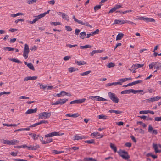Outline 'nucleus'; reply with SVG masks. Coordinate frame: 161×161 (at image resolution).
Instances as JSON below:
<instances>
[{
    "mask_svg": "<svg viewBox=\"0 0 161 161\" xmlns=\"http://www.w3.org/2000/svg\"><path fill=\"white\" fill-rule=\"evenodd\" d=\"M65 27L66 30L67 31H72V30L70 26H65Z\"/></svg>",
    "mask_w": 161,
    "mask_h": 161,
    "instance_id": "774afa93",
    "label": "nucleus"
},
{
    "mask_svg": "<svg viewBox=\"0 0 161 161\" xmlns=\"http://www.w3.org/2000/svg\"><path fill=\"white\" fill-rule=\"evenodd\" d=\"M37 110V108H36L35 109H28L26 112V114H28L32 113H36Z\"/></svg>",
    "mask_w": 161,
    "mask_h": 161,
    "instance_id": "4468645a",
    "label": "nucleus"
},
{
    "mask_svg": "<svg viewBox=\"0 0 161 161\" xmlns=\"http://www.w3.org/2000/svg\"><path fill=\"white\" fill-rule=\"evenodd\" d=\"M85 100V98H83L82 99L75 100L70 102V104H72L75 103L80 104L84 102Z\"/></svg>",
    "mask_w": 161,
    "mask_h": 161,
    "instance_id": "0eeeda50",
    "label": "nucleus"
},
{
    "mask_svg": "<svg viewBox=\"0 0 161 161\" xmlns=\"http://www.w3.org/2000/svg\"><path fill=\"white\" fill-rule=\"evenodd\" d=\"M39 136V135H36V134H33L32 137L33 138L34 140H36L38 139V137Z\"/></svg>",
    "mask_w": 161,
    "mask_h": 161,
    "instance_id": "3c124183",
    "label": "nucleus"
},
{
    "mask_svg": "<svg viewBox=\"0 0 161 161\" xmlns=\"http://www.w3.org/2000/svg\"><path fill=\"white\" fill-rule=\"evenodd\" d=\"M60 96H64L65 95H67L68 96H71V94L70 93H68L66 92L65 91H61L60 92Z\"/></svg>",
    "mask_w": 161,
    "mask_h": 161,
    "instance_id": "dca6fc26",
    "label": "nucleus"
},
{
    "mask_svg": "<svg viewBox=\"0 0 161 161\" xmlns=\"http://www.w3.org/2000/svg\"><path fill=\"white\" fill-rule=\"evenodd\" d=\"M23 14L21 13H17L16 14H11L10 15V16L13 17H15L16 16H17L20 15H23Z\"/></svg>",
    "mask_w": 161,
    "mask_h": 161,
    "instance_id": "4c0bfd02",
    "label": "nucleus"
},
{
    "mask_svg": "<svg viewBox=\"0 0 161 161\" xmlns=\"http://www.w3.org/2000/svg\"><path fill=\"white\" fill-rule=\"evenodd\" d=\"M99 96H92L90 97V98L92 99L93 100H96L98 101V97H98Z\"/></svg>",
    "mask_w": 161,
    "mask_h": 161,
    "instance_id": "13d9d810",
    "label": "nucleus"
},
{
    "mask_svg": "<svg viewBox=\"0 0 161 161\" xmlns=\"http://www.w3.org/2000/svg\"><path fill=\"white\" fill-rule=\"evenodd\" d=\"M156 62H153L150 64L149 65V69H152L155 65H156Z\"/></svg>",
    "mask_w": 161,
    "mask_h": 161,
    "instance_id": "79ce46f5",
    "label": "nucleus"
},
{
    "mask_svg": "<svg viewBox=\"0 0 161 161\" xmlns=\"http://www.w3.org/2000/svg\"><path fill=\"white\" fill-rule=\"evenodd\" d=\"M153 147L155 150L156 153H161V144L153 143Z\"/></svg>",
    "mask_w": 161,
    "mask_h": 161,
    "instance_id": "39448f33",
    "label": "nucleus"
},
{
    "mask_svg": "<svg viewBox=\"0 0 161 161\" xmlns=\"http://www.w3.org/2000/svg\"><path fill=\"white\" fill-rule=\"evenodd\" d=\"M161 98V97L156 96L154 97H153L150 98L148 99H147L145 100L146 101H149L153 102L156 101H158Z\"/></svg>",
    "mask_w": 161,
    "mask_h": 161,
    "instance_id": "1a4fd4ad",
    "label": "nucleus"
},
{
    "mask_svg": "<svg viewBox=\"0 0 161 161\" xmlns=\"http://www.w3.org/2000/svg\"><path fill=\"white\" fill-rule=\"evenodd\" d=\"M4 49L5 50L7 49L8 51H13L14 50V48L9 47H4Z\"/></svg>",
    "mask_w": 161,
    "mask_h": 161,
    "instance_id": "f704fd0d",
    "label": "nucleus"
},
{
    "mask_svg": "<svg viewBox=\"0 0 161 161\" xmlns=\"http://www.w3.org/2000/svg\"><path fill=\"white\" fill-rule=\"evenodd\" d=\"M156 65H158V66H155V67L156 68L157 70L160 69L161 68V63L158 62H156Z\"/></svg>",
    "mask_w": 161,
    "mask_h": 161,
    "instance_id": "2f4dec72",
    "label": "nucleus"
},
{
    "mask_svg": "<svg viewBox=\"0 0 161 161\" xmlns=\"http://www.w3.org/2000/svg\"><path fill=\"white\" fill-rule=\"evenodd\" d=\"M60 135L59 134V132H53L51 133H50L47 134L45 135V137H52L54 136H59Z\"/></svg>",
    "mask_w": 161,
    "mask_h": 161,
    "instance_id": "6e6552de",
    "label": "nucleus"
},
{
    "mask_svg": "<svg viewBox=\"0 0 161 161\" xmlns=\"http://www.w3.org/2000/svg\"><path fill=\"white\" fill-rule=\"evenodd\" d=\"M2 143H3L8 145H10V141L6 140L3 139L2 140Z\"/></svg>",
    "mask_w": 161,
    "mask_h": 161,
    "instance_id": "de8ad7c7",
    "label": "nucleus"
},
{
    "mask_svg": "<svg viewBox=\"0 0 161 161\" xmlns=\"http://www.w3.org/2000/svg\"><path fill=\"white\" fill-rule=\"evenodd\" d=\"M125 23H126V21L125 20H118V19H115L114 20V23H113V25L114 24H123Z\"/></svg>",
    "mask_w": 161,
    "mask_h": 161,
    "instance_id": "9d476101",
    "label": "nucleus"
},
{
    "mask_svg": "<svg viewBox=\"0 0 161 161\" xmlns=\"http://www.w3.org/2000/svg\"><path fill=\"white\" fill-rule=\"evenodd\" d=\"M39 125L42 124H46L48 123V122L47 120H42L40 121L39 122H38Z\"/></svg>",
    "mask_w": 161,
    "mask_h": 161,
    "instance_id": "6e6d98bb",
    "label": "nucleus"
},
{
    "mask_svg": "<svg viewBox=\"0 0 161 161\" xmlns=\"http://www.w3.org/2000/svg\"><path fill=\"white\" fill-rule=\"evenodd\" d=\"M147 21L146 22H155V20L154 19L152 18H148L147 17Z\"/></svg>",
    "mask_w": 161,
    "mask_h": 161,
    "instance_id": "49530a36",
    "label": "nucleus"
},
{
    "mask_svg": "<svg viewBox=\"0 0 161 161\" xmlns=\"http://www.w3.org/2000/svg\"><path fill=\"white\" fill-rule=\"evenodd\" d=\"M53 139H47L46 141H45V142H43L42 144H45L47 143H49L52 142Z\"/></svg>",
    "mask_w": 161,
    "mask_h": 161,
    "instance_id": "a19ab883",
    "label": "nucleus"
},
{
    "mask_svg": "<svg viewBox=\"0 0 161 161\" xmlns=\"http://www.w3.org/2000/svg\"><path fill=\"white\" fill-rule=\"evenodd\" d=\"M138 64H135L132 66L131 68H133V69H134L133 71V73H135L136 72L135 70L138 68Z\"/></svg>",
    "mask_w": 161,
    "mask_h": 161,
    "instance_id": "b1692460",
    "label": "nucleus"
},
{
    "mask_svg": "<svg viewBox=\"0 0 161 161\" xmlns=\"http://www.w3.org/2000/svg\"><path fill=\"white\" fill-rule=\"evenodd\" d=\"M76 70V69L74 67H70L69 68V72L70 73L75 71Z\"/></svg>",
    "mask_w": 161,
    "mask_h": 161,
    "instance_id": "864d4df0",
    "label": "nucleus"
},
{
    "mask_svg": "<svg viewBox=\"0 0 161 161\" xmlns=\"http://www.w3.org/2000/svg\"><path fill=\"white\" fill-rule=\"evenodd\" d=\"M98 134H99V133L98 132H93V133H92L91 134V136H100V135H98Z\"/></svg>",
    "mask_w": 161,
    "mask_h": 161,
    "instance_id": "052dcab7",
    "label": "nucleus"
},
{
    "mask_svg": "<svg viewBox=\"0 0 161 161\" xmlns=\"http://www.w3.org/2000/svg\"><path fill=\"white\" fill-rule=\"evenodd\" d=\"M38 85H39L41 89L44 90L47 87V86L46 85H43L42 84L38 83Z\"/></svg>",
    "mask_w": 161,
    "mask_h": 161,
    "instance_id": "37998d69",
    "label": "nucleus"
},
{
    "mask_svg": "<svg viewBox=\"0 0 161 161\" xmlns=\"http://www.w3.org/2000/svg\"><path fill=\"white\" fill-rule=\"evenodd\" d=\"M124 34L122 33H120L118 34L116 37V40H121L124 36Z\"/></svg>",
    "mask_w": 161,
    "mask_h": 161,
    "instance_id": "6ab92c4d",
    "label": "nucleus"
},
{
    "mask_svg": "<svg viewBox=\"0 0 161 161\" xmlns=\"http://www.w3.org/2000/svg\"><path fill=\"white\" fill-rule=\"evenodd\" d=\"M91 72V71L89 70L86 71L85 72L81 73L80 74V75L82 76H84L88 75Z\"/></svg>",
    "mask_w": 161,
    "mask_h": 161,
    "instance_id": "e433bc0d",
    "label": "nucleus"
},
{
    "mask_svg": "<svg viewBox=\"0 0 161 161\" xmlns=\"http://www.w3.org/2000/svg\"><path fill=\"white\" fill-rule=\"evenodd\" d=\"M116 10L115 7L112 8L109 11L108 13H112Z\"/></svg>",
    "mask_w": 161,
    "mask_h": 161,
    "instance_id": "0e129e2a",
    "label": "nucleus"
},
{
    "mask_svg": "<svg viewBox=\"0 0 161 161\" xmlns=\"http://www.w3.org/2000/svg\"><path fill=\"white\" fill-rule=\"evenodd\" d=\"M86 36V33L84 32H81L80 34V37L82 39H84Z\"/></svg>",
    "mask_w": 161,
    "mask_h": 161,
    "instance_id": "c9c22d12",
    "label": "nucleus"
},
{
    "mask_svg": "<svg viewBox=\"0 0 161 161\" xmlns=\"http://www.w3.org/2000/svg\"><path fill=\"white\" fill-rule=\"evenodd\" d=\"M9 59L10 60L13 62H15L16 63H22V62L20 61L19 60H18L16 58H10Z\"/></svg>",
    "mask_w": 161,
    "mask_h": 161,
    "instance_id": "7c9ffc66",
    "label": "nucleus"
},
{
    "mask_svg": "<svg viewBox=\"0 0 161 161\" xmlns=\"http://www.w3.org/2000/svg\"><path fill=\"white\" fill-rule=\"evenodd\" d=\"M24 64L25 65H27V66L30 68V69H31L33 71L35 70L34 67L31 63H28L27 62H24Z\"/></svg>",
    "mask_w": 161,
    "mask_h": 161,
    "instance_id": "9b49d317",
    "label": "nucleus"
},
{
    "mask_svg": "<svg viewBox=\"0 0 161 161\" xmlns=\"http://www.w3.org/2000/svg\"><path fill=\"white\" fill-rule=\"evenodd\" d=\"M51 115V112H43L40 113L39 114V119H45L49 118Z\"/></svg>",
    "mask_w": 161,
    "mask_h": 161,
    "instance_id": "7ed1b4c3",
    "label": "nucleus"
},
{
    "mask_svg": "<svg viewBox=\"0 0 161 161\" xmlns=\"http://www.w3.org/2000/svg\"><path fill=\"white\" fill-rule=\"evenodd\" d=\"M77 46V45L76 44L72 45L70 44H67L66 45V46L67 47H69L70 48H72V47H75Z\"/></svg>",
    "mask_w": 161,
    "mask_h": 161,
    "instance_id": "680f3d73",
    "label": "nucleus"
},
{
    "mask_svg": "<svg viewBox=\"0 0 161 161\" xmlns=\"http://www.w3.org/2000/svg\"><path fill=\"white\" fill-rule=\"evenodd\" d=\"M37 77L36 76H33L32 77L31 76H28L25 77L24 79V81H28L29 80H34L37 79Z\"/></svg>",
    "mask_w": 161,
    "mask_h": 161,
    "instance_id": "f8f14e48",
    "label": "nucleus"
},
{
    "mask_svg": "<svg viewBox=\"0 0 161 161\" xmlns=\"http://www.w3.org/2000/svg\"><path fill=\"white\" fill-rule=\"evenodd\" d=\"M101 5H97L94 7V9L95 11L101 8Z\"/></svg>",
    "mask_w": 161,
    "mask_h": 161,
    "instance_id": "5fc2aeb1",
    "label": "nucleus"
},
{
    "mask_svg": "<svg viewBox=\"0 0 161 161\" xmlns=\"http://www.w3.org/2000/svg\"><path fill=\"white\" fill-rule=\"evenodd\" d=\"M121 94H130V89L122 91L121 92Z\"/></svg>",
    "mask_w": 161,
    "mask_h": 161,
    "instance_id": "58836bf2",
    "label": "nucleus"
},
{
    "mask_svg": "<svg viewBox=\"0 0 161 161\" xmlns=\"http://www.w3.org/2000/svg\"><path fill=\"white\" fill-rule=\"evenodd\" d=\"M79 116L78 114H68L66 115V116L72 117L74 118L77 117Z\"/></svg>",
    "mask_w": 161,
    "mask_h": 161,
    "instance_id": "4be33fe9",
    "label": "nucleus"
},
{
    "mask_svg": "<svg viewBox=\"0 0 161 161\" xmlns=\"http://www.w3.org/2000/svg\"><path fill=\"white\" fill-rule=\"evenodd\" d=\"M154 120L155 121H161V116L156 117H155Z\"/></svg>",
    "mask_w": 161,
    "mask_h": 161,
    "instance_id": "e2e57ef3",
    "label": "nucleus"
},
{
    "mask_svg": "<svg viewBox=\"0 0 161 161\" xmlns=\"http://www.w3.org/2000/svg\"><path fill=\"white\" fill-rule=\"evenodd\" d=\"M86 143H88V144H92L94 142V139H91L89 140H86L85 141Z\"/></svg>",
    "mask_w": 161,
    "mask_h": 161,
    "instance_id": "a18cd8bd",
    "label": "nucleus"
},
{
    "mask_svg": "<svg viewBox=\"0 0 161 161\" xmlns=\"http://www.w3.org/2000/svg\"><path fill=\"white\" fill-rule=\"evenodd\" d=\"M142 82V80H137L136 81H135L131 83H129V86H131L133 85H135L136 84L140 83Z\"/></svg>",
    "mask_w": 161,
    "mask_h": 161,
    "instance_id": "aec40b11",
    "label": "nucleus"
},
{
    "mask_svg": "<svg viewBox=\"0 0 161 161\" xmlns=\"http://www.w3.org/2000/svg\"><path fill=\"white\" fill-rule=\"evenodd\" d=\"M29 52V50L28 45L27 44H25L24 45L23 54V56L25 59H26L27 58Z\"/></svg>",
    "mask_w": 161,
    "mask_h": 161,
    "instance_id": "20e7f679",
    "label": "nucleus"
},
{
    "mask_svg": "<svg viewBox=\"0 0 161 161\" xmlns=\"http://www.w3.org/2000/svg\"><path fill=\"white\" fill-rule=\"evenodd\" d=\"M75 63H76L79 66H80L86 64V62L84 61H76Z\"/></svg>",
    "mask_w": 161,
    "mask_h": 161,
    "instance_id": "a878e982",
    "label": "nucleus"
},
{
    "mask_svg": "<svg viewBox=\"0 0 161 161\" xmlns=\"http://www.w3.org/2000/svg\"><path fill=\"white\" fill-rule=\"evenodd\" d=\"M74 140H78L80 139H85L86 138L85 137L83 136H78L76 135L74 136Z\"/></svg>",
    "mask_w": 161,
    "mask_h": 161,
    "instance_id": "2eb2a0df",
    "label": "nucleus"
},
{
    "mask_svg": "<svg viewBox=\"0 0 161 161\" xmlns=\"http://www.w3.org/2000/svg\"><path fill=\"white\" fill-rule=\"evenodd\" d=\"M96 97H98V101H107V99L104 98H102L100 96Z\"/></svg>",
    "mask_w": 161,
    "mask_h": 161,
    "instance_id": "4d7b16f0",
    "label": "nucleus"
},
{
    "mask_svg": "<svg viewBox=\"0 0 161 161\" xmlns=\"http://www.w3.org/2000/svg\"><path fill=\"white\" fill-rule=\"evenodd\" d=\"M137 124L142 125L144 128H145L147 126V125L142 121H137Z\"/></svg>",
    "mask_w": 161,
    "mask_h": 161,
    "instance_id": "603ef678",
    "label": "nucleus"
},
{
    "mask_svg": "<svg viewBox=\"0 0 161 161\" xmlns=\"http://www.w3.org/2000/svg\"><path fill=\"white\" fill-rule=\"evenodd\" d=\"M108 94L110 99L113 102L115 103H118L119 99L115 94L109 92H108Z\"/></svg>",
    "mask_w": 161,
    "mask_h": 161,
    "instance_id": "f03ea898",
    "label": "nucleus"
},
{
    "mask_svg": "<svg viewBox=\"0 0 161 161\" xmlns=\"http://www.w3.org/2000/svg\"><path fill=\"white\" fill-rule=\"evenodd\" d=\"M62 17L63 19H65L68 21H69V17L65 13L63 14Z\"/></svg>",
    "mask_w": 161,
    "mask_h": 161,
    "instance_id": "c756f323",
    "label": "nucleus"
},
{
    "mask_svg": "<svg viewBox=\"0 0 161 161\" xmlns=\"http://www.w3.org/2000/svg\"><path fill=\"white\" fill-rule=\"evenodd\" d=\"M115 66V64L114 63L110 62L108 64L107 66L108 67L110 68L111 67H113Z\"/></svg>",
    "mask_w": 161,
    "mask_h": 161,
    "instance_id": "c03bdc74",
    "label": "nucleus"
},
{
    "mask_svg": "<svg viewBox=\"0 0 161 161\" xmlns=\"http://www.w3.org/2000/svg\"><path fill=\"white\" fill-rule=\"evenodd\" d=\"M134 130L135 131L137 132L142 134H144V130L142 129H139V128H134Z\"/></svg>",
    "mask_w": 161,
    "mask_h": 161,
    "instance_id": "412c9836",
    "label": "nucleus"
},
{
    "mask_svg": "<svg viewBox=\"0 0 161 161\" xmlns=\"http://www.w3.org/2000/svg\"><path fill=\"white\" fill-rule=\"evenodd\" d=\"M25 147H26V145L25 144L22 145L21 146H14L15 148H25Z\"/></svg>",
    "mask_w": 161,
    "mask_h": 161,
    "instance_id": "8fccbe9b",
    "label": "nucleus"
},
{
    "mask_svg": "<svg viewBox=\"0 0 161 161\" xmlns=\"http://www.w3.org/2000/svg\"><path fill=\"white\" fill-rule=\"evenodd\" d=\"M153 130V129L152 127L150 125H149L148 129V132L151 133Z\"/></svg>",
    "mask_w": 161,
    "mask_h": 161,
    "instance_id": "338daca9",
    "label": "nucleus"
},
{
    "mask_svg": "<svg viewBox=\"0 0 161 161\" xmlns=\"http://www.w3.org/2000/svg\"><path fill=\"white\" fill-rule=\"evenodd\" d=\"M139 113L140 114H147L148 113V110L141 111Z\"/></svg>",
    "mask_w": 161,
    "mask_h": 161,
    "instance_id": "bf43d9fd",
    "label": "nucleus"
},
{
    "mask_svg": "<svg viewBox=\"0 0 161 161\" xmlns=\"http://www.w3.org/2000/svg\"><path fill=\"white\" fill-rule=\"evenodd\" d=\"M108 112H110V113H114L116 114H120L122 113V112L119 110H114L113 109H111L110 110L108 111Z\"/></svg>",
    "mask_w": 161,
    "mask_h": 161,
    "instance_id": "f3484780",
    "label": "nucleus"
},
{
    "mask_svg": "<svg viewBox=\"0 0 161 161\" xmlns=\"http://www.w3.org/2000/svg\"><path fill=\"white\" fill-rule=\"evenodd\" d=\"M19 141L17 140L13 139L10 141V145H14L19 143Z\"/></svg>",
    "mask_w": 161,
    "mask_h": 161,
    "instance_id": "a211bd4d",
    "label": "nucleus"
},
{
    "mask_svg": "<svg viewBox=\"0 0 161 161\" xmlns=\"http://www.w3.org/2000/svg\"><path fill=\"white\" fill-rule=\"evenodd\" d=\"M79 24H81L82 25H85L87 26H88L90 27H92V26L89 24V23L87 22H83L79 20L77 22Z\"/></svg>",
    "mask_w": 161,
    "mask_h": 161,
    "instance_id": "ddd939ff",
    "label": "nucleus"
},
{
    "mask_svg": "<svg viewBox=\"0 0 161 161\" xmlns=\"http://www.w3.org/2000/svg\"><path fill=\"white\" fill-rule=\"evenodd\" d=\"M35 17H36V18L34 19L32 21H29L31 24H33L35 23L36 21H37L39 19H40L39 18H38V16H36Z\"/></svg>",
    "mask_w": 161,
    "mask_h": 161,
    "instance_id": "cd10ccee",
    "label": "nucleus"
},
{
    "mask_svg": "<svg viewBox=\"0 0 161 161\" xmlns=\"http://www.w3.org/2000/svg\"><path fill=\"white\" fill-rule=\"evenodd\" d=\"M108 117L107 116L103 114L99 115L98 116V118L100 119H107Z\"/></svg>",
    "mask_w": 161,
    "mask_h": 161,
    "instance_id": "393cba45",
    "label": "nucleus"
},
{
    "mask_svg": "<svg viewBox=\"0 0 161 161\" xmlns=\"http://www.w3.org/2000/svg\"><path fill=\"white\" fill-rule=\"evenodd\" d=\"M37 0H27V3L28 4H31L36 2Z\"/></svg>",
    "mask_w": 161,
    "mask_h": 161,
    "instance_id": "09e8293b",
    "label": "nucleus"
},
{
    "mask_svg": "<svg viewBox=\"0 0 161 161\" xmlns=\"http://www.w3.org/2000/svg\"><path fill=\"white\" fill-rule=\"evenodd\" d=\"M52 152H53L52 153H53L55 154H59L60 153H64V151H57V150H53Z\"/></svg>",
    "mask_w": 161,
    "mask_h": 161,
    "instance_id": "bb28decb",
    "label": "nucleus"
},
{
    "mask_svg": "<svg viewBox=\"0 0 161 161\" xmlns=\"http://www.w3.org/2000/svg\"><path fill=\"white\" fill-rule=\"evenodd\" d=\"M68 101V99L66 98H64L63 99H60L58 100L54 103V104L57 105H62L64 104L66 102Z\"/></svg>",
    "mask_w": 161,
    "mask_h": 161,
    "instance_id": "423d86ee",
    "label": "nucleus"
},
{
    "mask_svg": "<svg viewBox=\"0 0 161 161\" xmlns=\"http://www.w3.org/2000/svg\"><path fill=\"white\" fill-rule=\"evenodd\" d=\"M91 47V46L89 45H86L85 46H80V47L81 49L84 48H90Z\"/></svg>",
    "mask_w": 161,
    "mask_h": 161,
    "instance_id": "473e14b6",
    "label": "nucleus"
},
{
    "mask_svg": "<svg viewBox=\"0 0 161 161\" xmlns=\"http://www.w3.org/2000/svg\"><path fill=\"white\" fill-rule=\"evenodd\" d=\"M69 149H72L74 151H76L79 149V147L75 146L73 147H72L69 148Z\"/></svg>",
    "mask_w": 161,
    "mask_h": 161,
    "instance_id": "69168bd1",
    "label": "nucleus"
},
{
    "mask_svg": "<svg viewBox=\"0 0 161 161\" xmlns=\"http://www.w3.org/2000/svg\"><path fill=\"white\" fill-rule=\"evenodd\" d=\"M110 148L114 150L115 152H117V148L114 144L110 143Z\"/></svg>",
    "mask_w": 161,
    "mask_h": 161,
    "instance_id": "5701e85b",
    "label": "nucleus"
},
{
    "mask_svg": "<svg viewBox=\"0 0 161 161\" xmlns=\"http://www.w3.org/2000/svg\"><path fill=\"white\" fill-rule=\"evenodd\" d=\"M51 25H52L57 26L58 25H60L61 23L58 22H51L50 23Z\"/></svg>",
    "mask_w": 161,
    "mask_h": 161,
    "instance_id": "ea45409f",
    "label": "nucleus"
},
{
    "mask_svg": "<svg viewBox=\"0 0 161 161\" xmlns=\"http://www.w3.org/2000/svg\"><path fill=\"white\" fill-rule=\"evenodd\" d=\"M35 17H36V18L34 19L32 21H29L31 24H33L35 23L36 21H37L39 19H40L39 18H38V16H36Z\"/></svg>",
    "mask_w": 161,
    "mask_h": 161,
    "instance_id": "c85d7f7f",
    "label": "nucleus"
},
{
    "mask_svg": "<svg viewBox=\"0 0 161 161\" xmlns=\"http://www.w3.org/2000/svg\"><path fill=\"white\" fill-rule=\"evenodd\" d=\"M32 150H36L40 148L39 146L37 144H33V145H32Z\"/></svg>",
    "mask_w": 161,
    "mask_h": 161,
    "instance_id": "72a5a7b5",
    "label": "nucleus"
},
{
    "mask_svg": "<svg viewBox=\"0 0 161 161\" xmlns=\"http://www.w3.org/2000/svg\"><path fill=\"white\" fill-rule=\"evenodd\" d=\"M117 153L119 155L122 157L123 159L127 160L130 158V156L128 154V152L125 150L120 149L117 152Z\"/></svg>",
    "mask_w": 161,
    "mask_h": 161,
    "instance_id": "f257e3e1",
    "label": "nucleus"
}]
</instances>
